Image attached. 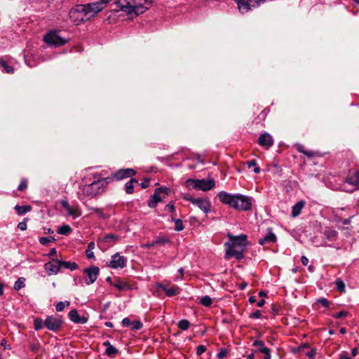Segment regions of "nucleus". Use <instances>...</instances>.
Listing matches in <instances>:
<instances>
[{
    "instance_id": "473e14b6",
    "label": "nucleus",
    "mask_w": 359,
    "mask_h": 359,
    "mask_svg": "<svg viewBox=\"0 0 359 359\" xmlns=\"http://www.w3.org/2000/svg\"><path fill=\"white\" fill-rule=\"evenodd\" d=\"M70 305V302L68 301L66 302H60L57 304L55 306V309L57 312H61L64 310L65 306H69Z\"/></svg>"
},
{
    "instance_id": "69168bd1",
    "label": "nucleus",
    "mask_w": 359,
    "mask_h": 359,
    "mask_svg": "<svg viewBox=\"0 0 359 359\" xmlns=\"http://www.w3.org/2000/svg\"><path fill=\"white\" fill-rule=\"evenodd\" d=\"M95 248V243L94 242H90L88 243V250H93Z\"/></svg>"
},
{
    "instance_id": "aec40b11",
    "label": "nucleus",
    "mask_w": 359,
    "mask_h": 359,
    "mask_svg": "<svg viewBox=\"0 0 359 359\" xmlns=\"http://www.w3.org/2000/svg\"><path fill=\"white\" fill-rule=\"evenodd\" d=\"M69 319L76 323H81L84 324L87 322V319L85 317H80L76 309H73L69 313Z\"/></svg>"
},
{
    "instance_id": "0e129e2a",
    "label": "nucleus",
    "mask_w": 359,
    "mask_h": 359,
    "mask_svg": "<svg viewBox=\"0 0 359 359\" xmlns=\"http://www.w3.org/2000/svg\"><path fill=\"white\" fill-rule=\"evenodd\" d=\"M158 288L159 289H161L162 290H163L165 292H166V290L168 289V287L165 285H163V284H160L158 285Z\"/></svg>"
},
{
    "instance_id": "ea45409f",
    "label": "nucleus",
    "mask_w": 359,
    "mask_h": 359,
    "mask_svg": "<svg viewBox=\"0 0 359 359\" xmlns=\"http://www.w3.org/2000/svg\"><path fill=\"white\" fill-rule=\"evenodd\" d=\"M297 150L305 154L306 156L309 157H312L313 156V153L312 151H307L304 150V147L302 144H297Z\"/></svg>"
},
{
    "instance_id": "680f3d73",
    "label": "nucleus",
    "mask_w": 359,
    "mask_h": 359,
    "mask_svg": "<svg viewBox=\"0 0 359 359\" xmlns=\"http://www.w3.org/2000/svg\"><path fill=\"white\" fill-rule=\"evenodd\" d=\"M301 261L303 265L307 266L309 264V259L306 256H302Z\"/></svg>"
},
{
    "instance_id": "4d7b16f0",
    "label": "nucleus",
    "mask_w": 359,
    "mask_h": 359,
    "mask_svg": "<svg viewBox=\"0 0 359 359\" xmlns=\"http://www.w3.org/2000/svg\"><path fill=\"white\" fill-rule=\"evenodd\" d=\"M149 179H145L140 184H141V187L143 189H146L149 187Z\"/></svg>"
},
{
    "instance_id": "f3484780",
    "label": "nucleus",
    "mask_w": 359,
    "mask_h": 359,
    "mask_svg": "<svg viewBox=\"0 0 359 359\" xmlns=\"http://www.w3.org/2000/svg\"><path fill=\"white\" fill-rule=\"evenodd\" d=\"M194 205L203 210L205 213H208L210 210V202L206 198H197L194 201Z\"/></svg>"
},
{
    "instance_id": "0eeeda50",
    "label": "nucleus",
    "mask_w": 359,
    "mask_h": 359,
    "mask_svg": "<svg viewBox=\"0 0 359 359\" xmlns=\"http://www.w3.org/2000/svg\"><path fill=\"white\" fill-rule=\"evenodd\" d=\"M112 0H100L96 2L89 3L83 4L86 8V12L87 13L89 20L94 18L97 14L105 8L107 4Z\"/></svg>"
},
{
    "instance_id": "dca6fc26",
    "label": "nucleus",
    "mask_w": 359,
    "mask_h": 359,
    "mask_svg": "<svg viewBox=\"0 0 359 359\" xmlns=\"http://www.w3.org/2000/svg\"><path fill=\"white\" fill-rule=\"evenodd\" d=\"M253 346H257V351L264 354L263 359H271L270 349L264 346V343L260 340H256L252 344Z\"/></svg>"
},
{
    "instance_id": "393cba45",
    "label": "nucleus",
    "mask_w": 359,
    "mask_h": 359,
    "mask_svg": "<svg viewBox=\"0 0 359 359\" xmlns=\"http://www.w3.org/2000/svg\"><path fill=\"white\" fill-rule=\"evenodd\" d=\"M17 213L20 215H22L32 210L30 205H16L14 208Z\"/></svg>"
},
{
    "instance_id": "e433bc0d",
    "label": "nucleus",
    "mask_w": 359,
    "mask_h": 359,
    "mask_svg": "<svg viewBox=\"0 0 359 359\" xmlns=\"http://www.w3.org/2000/svg\"><path fill=\"white\" fill-rule=\"evenodd\" d=\"M201 304L205 306H210L212 303V299L209 296H205L201 299Z\"/></svg>"
},
{
    "instance_id": "79ce46f5",
    "label": "nucleus",
    "mask_w": 359,
    "mask_h": 359,
    "mask_svg": "<svg viewBox=\"0 0 359 359\" xmlns=\"http://www.w3.org/2000/svg\"><path fill=\"white\" fill-rule=\"evenodd\" d=\"M55 241V238L52 236H48V237H41L39 238V242L42 245H47L50 242H53Z\"/></svg>"
},
{
    "instance_id": "7c9ffc66",
    "label": "nucleus",
    "mask_w": 359,
    "mask_h": 359,
    "mask_svg": "<svg viewBox=\"0 0 359 359\" xmlns=\"http://www.w3.org/2000/svg\"><path fill=\"white\" fill-rule=\"evenodd\" d=\"M72 231V228L69 225H63L57 229V233L62 235H68Z\"/></svg>"
},
{
    "instance_id": "b1692460",
    "label": "nucleus",
    "mask_w": 359,
    "mask_h": 359,
    "mask_svg": "<svg viewBox=\"0 0 359 359\" xmlns=\"http://www.w3.org/2000/svg\"><path fill=\"white\" fill-rule=\"evenodd\" d=\"M323 234L329 241H335L337 237V231L332 229H325L323 232Z\"/></svg>"
},
{
    "instance_id": "603ef678",
    "label": "nucleus",
    "mask_w": 359,
    "mask_h": 359,
    "mask_svg": "<svg viewBox=\"0 0 359 359\" xmlns=\"http://www.w3.org/2000/svg\"><path fill=\"white\" fill-rule=\"evenodd\" d=\"M261 316H262L261 311L259 310H257L255 312L252 313L250 316L252 318L257 319V318H259L261 317Z\"/></svg>"
},
{
    "instance_id": "7ed1b4c3",
    "label": "nucleus",
    "mask_w": 359,
    "mask_h": 359,
    "mask_svg": "<svg viewBox=\"0 0 359 359\" xmlns=\"http://www.w3.org/2000/svg\"><path fill=\"white\" fill-rule=\"evenodd\" d=\"M150 4L149 0H117L112 10L115 12L122 11L128 15L137 16L145 12L149 8L147 5Z\"/></svg>"
},
{
    "instance_id": "a878e982",
    "label": "nucleus",
    "mask_w": 359,
    "mask_h": 359,
    "mask_svg": "<svg viewBox=\"0 0 359 359\" xmlns=\"http://www.w3.org/2000/svg\"><path fill=\"white\" fill-rule=\"evenodd\" d=\"M61 267H64L66 269H69L71 271H74L76 270L79 267V266L75 262L60 261V268Z\"/></svg>"
},
{
    "instance_id": "5fc2aeb1",
    "label": "nucleus",
    "mask_w": 359,
    "mask_h": 359,
    "mask_svg": "<svg viewBox=\"0 0 359 359\" xmlns=\"http://www.w3.org/2000/svg\"><path fill=\"white\" fill-rule=\"evenodd\" d=\"M121 323L123 327H128L129 325H130L131 322L128 318H125L122 320Z\"/></svg>"
},
{
    "instance_id": "3c124183",
    "label": "nucleus",
    "mask_w": 359,
    "mask_h": 359,
    "mask_svg": "<svg viewBox=\"0 0 359 359\" xmlns=\"http://www.w3.org/2000/svg\"><path fill=\"white\" fill-rule=\"evenodd\" d=\"M156 190L160 193V194H164L165 195H168L170 191V189L167 187H160L156 189Z\"/></svg>"
},
{
    "instance_id": "a19ab883",
    "label": "nucleus",
    "mask_w": 359,
    "mask_h": 359,
    "mask_svg": "<svg viewBox=\"0 0 359 359\" xmlns=\"http://www.w3.org/2000/svg\"><path fill=\"white\" fill-rule=\"evenodd\" d=\"M175 222V230L180 231L184 229V225L182 221L180 219H174Z\"/></svg>"
},
{
    "instance_id": "09e8293b",
    "label": "nucleus",
    "mask_w": 359,
    "mask_h": 359,
    "mask_svg": "<svg viewBox=\"0 0 359 359\" xmlns=\"http://www.w3.org/2000/svg\"><path fill=\"white\" fill-rule=\"evenodd\" d=\"M318 303L323 305L325 307H328L330 306L329 301L325 298H320L318 300Z\"/></svg>"
},
{
    "instance_id": "58836bf2",
    "label": "nucleus",
    "mask_w": 359,
    "mask_h": 359,
    "mask_svg": "<svg viewBox=\"0 0 359 359\" xmlns=\"http://www.w3.org/2000/svg\"><path fill=\"white\" fill-rule=\"evenodd\" d=\"M130 325L131 329L135 331L140 330L143 326L142 323L139 320H134L131 322Z\"/></svg>"
},
{
    "instance_id": "c9c22d12",
    "label": "nucleus",
    "mask_w": 359,
    "mask_h": 359,
    "mask_svg": "<svg viewBox=\"0 0 359 359\" xmlns=\"http://www.w3.org/2000/svg\"><path fill=\"white\" fill-rule=\"evenodd\" d=\"M335 285H336L337 289L339 291H340L341 292L345 291V284L342 281L341 279H340V278L337 279L336 281H335Z\"/></svg>"
},
{
    "instance_id": "2f4dec72",
    "label": "nucleus",
    "mask_w": 359,
    "mask_h": 359,
    "mask_svg": "<svg viewBox=\"0 0 359 359\" xmlns=\"http://www.w3.org/2000/svg\"><path fill=\"white\" fill-rule=\"evenodd\" d=\"M25 279L22 277L18 278L15 283V285H14V288L15 290H20L21 288L24 287H25Z\"/></svg>"
},
{
    "instance_id": "cd10ccee",
    "label": "nucleus",
    "mask_w": 359,
    "mask_h": 359,
    "mask_svg": "<svg viewBox=\"0 0 359 359\" xmlns=\"http://www.w3.org/2000/svg\"><path fill=\"white\" fill-rule=\"evenodd\" d=\"M0 68H3L4 71L8 74H13L14 69L8 65L4 60L0 59Z\"/></svg>"
},
{
    "instance_id": "13d9d810",
    "label": "nucleus",
    "mask_w": 359,
    "mask_h": 359,
    "mask_svg": "<svg viewBox=\"0 0 359 359\" xmlns=\"http://www.w3.org/2000/svg\"><path fill=\"white\" fill-rule=\"evenodd\" d=\"M246 163L248 165V168H251L252 167L254 168L257 165L255 160H251V161H247Z\"/></svg>"
},
{
    "instance_id": "8fccbe9b",
    "label": "nucleus",
    "mask_w": 359,
    "mask_h": 359,
    "mask_svg": "<svg viewBox=\"0 0 359 359\" xmlns=\"http://www.w3.org/2000/svg\"><path fill=\"white\" fill-rule=\"evenodd\" d=\"M165 210L173 212L175 210V205L172 202H170L165 207Z\"/></svg>"
},
{
    "instance_id": "774afa93",
    "label": "nucleus",
    "mask_w": 359,
    "mask_h": 359,
    "mask_svg": "<svg viewBox=\"0 0 359 359\" xmlns=\"http://www.w3.org/2000/svg\"><path fill=\"white\" fill-rule=\"evenodd\" d=\"M265 304V301L264 299H261L260 301H259L257 304V306L259 307H262Z\"/></svg>"
},
{
    "instance_id": "9d476101",
    "label": "nucleus",
    "mask_w": 359,
    "mask_h": 359,
    "mask_svg": "<svg viewBox=\"0 0 359 359\" xmlns=\"http://www.w3.org/2000/svg\"><path fill=\"white\" fill-rule=\"evenodd\" d=\"M350 185V189H346L347 191H353L359 189V172L357 171L350 172L344 184V189L346 185Z\"/></svg>"
},
{
    "instance_id": "5701e85b",
    "label": "nucleus",
    "mask_w": 359,
    "mask_h": 359,
    "mask_svg": "<svg viewBox=\"0 0 359 359\" xmlns=\"http://www.w3.org/2000/svg\"><path fill=\"white\" fill-rule=\"evenodd\" d=\"M137 180L132 178L125 184V191L127 194H131L134 192V186L137 184Z\"/></svg>"
},
{
    "instance_id": "4c0bfd02",
    "label": "nucleus",
    "mask_w": 359,
    "mask_h": 359,
    "mask_svg": "<svg viewBox=\"0 0 359 359\" xmlns=\"http://www.w3.org/2000/svg\"><path fill=\"white\" fill-rule=\"evenodd\" d=\"M118 353V349H116L114 346H113L112 345L107 347L106 348V351H105V353L108 355V356H113L114 355H116V353Z\"/></svg>"
},
{
    "instance_id": "f704fd0d",
    "label": "nucleus",
    "mask_w": 359,
    "mask_h": 359,
    "mask_svg": "<svg viewBox=\"0 0 359 359\" xmlns=\"http://www.w3.org/2000/svg\"><path fill=\"white\" fill-rule=\"evenodd\" d=\"M190 326V323L187 320H181L178 323V327L182 330H187Z\"/></svg>"
},
{
    "instance_id": "6ab92c4d",
    "label": "nucleus",
    "mask_w": 359,
    "mask_h": 359,
    "mask_svg": "<svg viewBox=\"0 0 359 359\" xmlns=\"http://www.w3.org/2000/svg\"><path fill=\"white\" fill-rule=\"evenodd\" d=\"M276 240V236L272 232L271 229H269L266 235L259 240V243L264 245L265 244L275 243Z\"/></svg>"
},
{
    "instance_id": "bb28decb",
    "label": "nucleus",
    "mask_w": 359,
    "mask_h": 359,
    "mask_svg": "<svg viewBox=\"0 0 359 359\" xmlns=\"http://www.w3.org/2000/svg\"><path fill=\"white\" fill-rule=\"evenodd\" d=\"M118 236L117 235L113 234V233H109L103 237L102 241L104 243H114L116 241H118Z\"/></svg>"
},
{
    "instance_id": "1a4fd4ad",
    "label": "nucleus",
    "mask_w": 359,
    "mask_h": 359,
    "mask_svg": "<svg viewBox=\"0 0 359 359\" xmlns=\"http://www.w3.org/2000/svg\"><path fill=\"white\" fill-rule=\"evenodd\" d=\"M62 324V320L59 316H50L45 319L46 327L51 331H58L61 328Z\"/></svg>"
},
{
    "instance_id": "412c9836",
    "label": "nucleus",
    "mask_w": 359,
    "mask_h": 359,
    "mask_svg": "<svg viewBox=\"0 0 359 359\" xmlns=\"http://www.w3.org/2000/svg\"><path fill=\"white\" fill-rule=\"evenodd\" d=\"M162 198L160 193L156 189L154 194L148 202V205L150 208H155L158 202H161Z\"/></svg>"
},
{
    "instance_id": "052dcab7",
    "label": "nucleus",
    "mask_w": 359,
    "mask_h": 359,
    "mask_svg": "<svg viewBox=\"0 0 359 359\" xmlns=\"http://www.w3.org/2000/svg\"><path fill=\"white\" fill-rule=\"evenodd\" d=\"M184 198L187 201H190L191 203L194 205L195 202L194 201L197 200V198H194L193 196H184Z\"/></svg>"
},
{
    "instance_id": "bf43d9fd",
    "label": "nucleus",
    "mask_w": 359,
    "mask_h": 359,
    "mask_svg": "<svg viewBox=\"0 0 359 359\" xmlns=\"http://www.w3.org/2000/svg\"><path fill=\"white\" fill-rule=\"evenodd\" d=\"M316 354V349H312L311 351L308 352L306 355L310 358H313Z\"/></svg>"
},
{
    "instance_id": "423d86ee",
    "label": "nucleus",
    "mask_w": 359,
    "mask_h": 359,
    "mask_svg": "<svg viewBox=\"0 0 359 359\" xmlns=\"http://www.w3.org/2000/svg\"><path fill=\"white\" fill-rule=\"evenodd\" d=\"M86 8L83 4L76 5L72 8L69 13L71 21L75 25H80L81 23L89 20Z\"/></svg>"
},
{
    "instance_id": "de8ad7c7",
    "label": "nucleus",
    "mask_w": 359,
    "mask_h": 359,
    "mask_svg": "<svg viewBox=\"0 0 359 359\" xmlns=\"http://www.w3.org/2000/svg\"><path fill=\"white\" fill-rule=\"evenodd\" d=\"M206 350V348L203 345H199L196 348V353L198 355H202Z\"/></svg>"
},
{
    "instance_id": "f257e3e1",
    "label": "nucleus",
    "mask_w": 359,
    "mask_h": 359,
    "mask_svg": "<svg viewBox=\"0 0 359 359\" xmlns=\"http://www.w3.org/2000/svg\"><path fill=\"white\" fill-rule=\"evenodd\" d=\"M217 197L222 203L238 210L247 211L252 206V198L242 194H231L222 191L217 194Z\"/></svg>"
},
{
    "instance_id": "37998d69",
    "label": "nucleus",
    "mask_w": 359,
    "mask_h": 359,
    "mask_svg": "<svg viewBox=\"0 0 359 359\" xmlns=\"http://www.w3.org/2000/svg\"><path fill=\"white\" fill-rule=\"evenodd\" d=\"M90 210H93L100 218H106L107 215L104 213L102 209L97 208H90Z\"/></svg>"
},
{
    "instance_id": "a18cd8bd",
    "label": "nucleus",
    "mask_w": 359,
    "mask_h": 359,
    "mask_svg": "<svg viewBox=\"0 0 359 359\" xmlns=\"http://www.w3.org/2000/svg\"><path fill=\"white\" fill-rule=\"evenodd\" d=\"M227 352V350L225 348L220 349L217 354V358L219 359H224L226 356Z\"/></svg>"
},
{
    "instance_id": "a211bd4d",
    "label": "nucleus",
    "mask_w": 359,
    "mask_h": 359,
    "mask_svg": "<svg viewBox=\"0 0 359 359\" xmlns=\"http://www.w3.org/2000/svg\"><path fill=\"white\" fill-rule=\"evenodd\" d=\"M136 172L132 168L121 169L114 173V177L121 180L126 177H130L135 175Z\"/></svg>"
},
{
    "instance_id": "c03bdc74",
    "label": "nucleus",
    "mask_w": 359,
    "mask_h": 359,
    "mask_svg": "<svg viewBox=\"0 0 359 359\" xmlns=\"http://www.w3.org/2000/svg\"><path fill=\"white\" fill-rule=\"evenodd\" d=\"M348 313L347 311H340V312L333 314L332 316L334 318H341L346 317L348 316Z\"/></svg>"
},
{
    "instance_id": "39448f33",
    "label": "nucleus",
    "mask_w": 359,
    "mask_h": 359,
    "mask_svg": "<svg viewBox=\"0 0 359 359\" xmlns=\"http://www.w3.org/2000/svg\"><path fill=\"white\" fill-rule=\"evenodd\" d=\"M186 186L189 188H193L196 190L208 191L213 189L215 186V182L213 179L210 180H194L189 179L186 181Z\"/></svg>"
},
{
    "instance_id": "c85d7f7f",
    "label": "nucleus",
    "mask_w": 359,
    "mask_h": 359,
    "mask_svg": "<svg viewBox=\"0 0 359 359\" xmlns=\"http://www.w3.org/2000/svg\"><path fill=\"white\" fill-rule=\"evenodd\" d=\"M180 289L179 287L176 285H173L170 287H168V290H166V295L168 297H172L174 295H176L180 293Z\"/></svg>"
},
{
    "instance_id": "864d4df0",
    "label": "nucleus",
    "mask_w": 359,
    "mask_h": 359,
    "mask_svg": "<svg viewBox=\"0 0 359 359\" xmlns=\"http://www.w3.org/2000/svg\"><path fill=\"white\" fill-rule=\"evenodd\" d=\"M27 182L25 180H22L18 186V190L24 191L27 188Z\"/></svg>"
},
{
    "instance_id": "6e6552de",
    "label": "nucleus",
    "mask_w": 359,
    "mask_h": 359,
    "mask_svg": "<svg viewBox=\"0 0 359 359\" xmlns=\"http://www.w3.org/2000/svg\"><path fill=\"white\" fill-rule=\"evenodd\" d=\"M44 41L48 45L57 47L65 45L67 40L60 36L57 32L50 31L44 36Z\"/></svg>"
},
{
    "instance_id": "72a5a7b5",
    "label": "nucleus",
    "mask_w": 359,
    "mask_h": 359,
    "mask_svg": "<svg viewBox=\"0 0 359 359\" xmlns=\"http://www.w3.org/2000/svg\"><path fill=\"white\" fill-rule=\"evenodd\" d=\"M114 286L119 290H126L129 288V285L127 283L121 281H118V283L114 284Z\"/></svg>"
},
{
    "instance_id": "ddd939ff",
    "label": "nucleus",
    "mask_w": 359,
    "mask_h": 359,
    "mask_svg": "<svg viewBox=\"0 0 359 359\" xmlns=\"http://www.w3.org/2000/svg\"><path fill=\"white\" fill-rule=\"evenodd\" d=\"M126 259L123 256H120L116 253L111 257L109 266L113 269L123 268L126 265Z\"/></svg>"
},
{
    "instance_id": "338daca9",
    "label": "nucleus",
    "mask_w": 359,
    "mask_h": 359,
    "mask_svg": "<svg viewBox=\"0 0 359 359\" xmlns=\"http://www.w3.org/2000/svg\"><path fill=\"white\" fill-rule=\"evenodd\" d=\"M358 348H354L352 351H351V355L355 357L358 355Z\"/></svg>"
},
{
    "instance_id": "4be33fe9",
    "label": "nucleus",
    "mask_w": 359,
    "mask_h": 359,
    "mask_svg": "<svg viewBox=\"0 0 359 359\" xmlns=\"http://www.w3.org/2000/svg\"><path fill=\"white\" fill-rule=\"evenodd\" d=\"M305 203L303 201L297 202L292 208V216L294 217H297L300 215L303 208L304 207Z\"/></svg>"
},
{
    "instance_id": "e2e57ef3",
    "label": "nucleus",
    "mask_w": 359,
    "mask_h": 359,
    "mask_svg": "<svg viewBox=\"0 0 359 359\" xmlns=\"http://www.w3.org/2000/svg\"><path fill=\"white\" fill-rule=\"evenodd\" d=\"M154 242H155V244L164 243L168 242V240L165 239V238H158L156 241H155Z\"/></svg>"
},
{
    "instance_id": "49530a36",
    "label": "nucleus",
    "mask_w": 359,
    "mask_h": 359,
    "mask_svg": "<svg viewBox=\"0 0 359 359\" xmlns=\"http://www.w3.org/2000/svg\"><path fill=\"white\" fill-rule=\"evenodd\" d=\"M26 220H27V219H25L24 221L22 222H20L18 224V228L19 229H20L21 231H25L27 229V223H26Z\"/></svg>"
},
{
    "instance_id": "4468645a",
    "label": "nucleus",
    "mask_w": 359,
    "mask_h": 359,
    "mask_svg": "<svg viewBox=\"0 0 359 359\" xmlns=\"http://www.w3.org/2000/svg\"><path fill=\"white\" fill-rule=\"evenodd\" d=\"M61 204H62V206L65 209V210L67 211V212L69 215H71L74 218L79 217L81 215V211L77 206H74V207L71 206L69 204L68 201H62L61 202Z\"/></svg>"
},
{
    "instance_id": "2eb2a0df",
    "label": "nucleus",
    "mask_w": 359,
    "mask_h": 359,
    "mask_svg": "<svg viewBox=\"0 0 359 359\" xmlns=\"http://www.w3.org/2000/svg\"><path fill=\"white\" fill-rule=\"evenodd\" d=\"M258 143L259 145L269 149L273 144V140L269 133H265L259 137Z\"/></svg>"
},
{
    "instance_id": "9b49d317",
    "label": "nucleus",
    "mask_w": 359,
    "mask_h": 359,
    "mask_svg": "<svg viewBox=\"0 0 359 359\" xmlns=\"http://www.w3.org/2000/svg\"><path fill=\"white\" fill-rule=\"evenodd\" d=\"M99 268L95 266H91L90 268L84 269L83 273L88 276L86 283L87 285L93 284L96 280L99 275Z\"/></svg>"
},
{
    "instance_id": "f03ea898",
    "label": "nucleus",
    "mask_w": 359,
    "mask_h": 359,
    "mask_svg": "<svg viewBox=\"0 0 359 359\" xmlns=\"http://www.w3.org/2000/svg\"><path fill=\"white\" fill-rule=\"evenodd\" d=\"M229 241L224 244L226 249L225 258L229 259L232 257L237 259L243 258V252L246 249L247 236L241 234L233 236L230 233L227 234Z\"/></svg>"
},
{
    "instance_id": "6e6d98bb",
    "label": "nucleus",
    "mask_w": 359,
    "mask_h": 359,
    "mask_svg": "<svg viewBox=\"0 0 359 359\" xmlns=\"http://www.w3.org/2000/svg\"><path fill=\"white\" fill-rule=\"evenodd\" d=\"M86 255L88 259L94 258V253L92 250L87 249L86 250Z\"/></svg>"
},
{
    "instance_id": "f8f14e48",
    "label": "nucleus",
    "mask_w": 359,
    "mask_h": 359,
    "mask_svg": "<svg viewBox=\"0 0 359 359\" xmlns=\"http://www.w3.org/2000/svg\"><path fill=\"white\" fill-rule=\"evenodd\" d=\"M44 269L48 275L57 274L60 269V260L53 259L44 264Z\"/></svg>"
},
{
    "instance_id": "20e7f679",
    "label": "nucleus",
    "mask_w": 359,
    "mask_h": 359,
    "mask_svg": "<svg viewBox=\"0 0 359 359\" xmlns=\"http://www.w3.org/2000/svg\"><path fill=\"white\" fill-rule=\"evenodd\" d=\"M108 182L107 178L97 180L91 184L84 185L82 188V192L83 195L89 198H93L104 191V187Z\"/></svg>"
},
{
    "instance_id": "c756f323",
    "label": "nucleus",
    "mask_w": 359,
    "mask_h": 359,
    "mask_svg": "<svg viewBox=\"0 0 359 359\" xmlns=\"http://www.w3.org/2000/svg\"><path fill=\"white\" fill-rule=\"evenodd\" d=\"M34 329L36 330H41L43 327H46L45 326V320H42L41 318H35L34 320Z\"/></svg>"
}]
</instances>
